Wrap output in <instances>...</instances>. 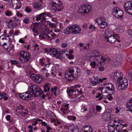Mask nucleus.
<instances>
[{"label": "nucleus", "instance_id": "1", "mask_svg": "<svg viewBox=\"0 0 132 132\" xmlns=\"http://www.w3.org/2000/svg\"><path fill=\"white\" fill-rule=\"evenodd\" d=\"M28 91L22 94H19L20 97L21 98L27 100L30 99V97H36L41 95L43 92L42 90L39 86L33 85L28 87Z\"/></svg>", "mask_w": 132, "mask_h": 132}, {"label": "nucleus", "instance_id": "2", "mask_svg": "<svg viewBox=\"0 0 132 132\" xmlns=\"http://www.w3.org/2000/svg\"><path fill=\"white\" fill-rule=\"evenodd\" d=\"M59 50V49L51 48L49 50L48 52L50 53L52 56L59 59H62L63 58V54H65L67 55H68L67 53L68 50L67 49L62 51H60Z\"/></svg>", "mask_w": 132, "mask_h": 132}, {"label": "nucleus", "instance_id": "3", "mask_svg": "<svg viewBox=\"0 0 132 132\" xmlns=\"http://www.w3.org/2000/svg\"><path fill=\"white\" fill-rule=\"evenodd\" d=\"M105 33V39L108 42H109L112 43H114L117 40V37L118 35L115 37L113 32L108 30H106Z\"/></svg>", "mask_w": 132, "mask_h": 132}, {"label": "nucleus", "instance_id": "4", "mask_svg": "<svg viewBox=\"0 0 132 132\" xmlns=\"http://www.w3.org/2000/svg\"><path fill=\"white\" fill-rule=\"evenodd\" d=\"M127 80L124 78L122 80L117 81L116 83V86L117 89L119 90H124L128 87Z\"/></svg>", "mask_w": 132, "mask_h": 132}, {"label": "nucleus", "instance_id": "5", "mask_svg": "<svg viewBox=\"0 0 132 132\" xmlns=\"http://www.w3.org/2000/svg\"><path fill=\"white\" fill-rule=\"evenodd\" d=\"M30 56L28 52L22 51L20 52L19 59L22 62L26 63L29 61Z\"/></svg>", "mask_w": 132, "mask_h": 132}, {"label": "nucleus", "instance_id": "6", "mask_svg": "<svg viewBox=\"0 0 132 132\" xmlns=\"http://www.w3.org/2000/svg\"><path fill=\"white\" fill-rule=\"evenodd\" d=\"M112 15L116 18L121 19L123 17V11L117 7H115L113 8L112 10Z\"/></svg>", "mask_w": 132, "mask_h": 132}, {"label": "nucleus", "instance_id": "7", "mask_svg": "<svg viewBox=\"0 0 132 132\" xmlns=\"http://www.w3.org/2000/svg\"><path fill=\"white\" fill-rule=\"evenodd\" d=\"M91 5H85L79 8L78 9V12L83 15L86 14H88L91 10Z\"/></svg>", "mask_w": 132, "mask_h": 132}, {"label": "nucleus", "instance_id": "8", "mask_svg": "<svg viewBox=\"0 0 132 132\" xmlns=\"http://www.w3.org/2000/svg\"><path fill=\"white\" fill-rule=\"evenodd\" d=\"M123 120H119V119L116 118L114 120V125L116 126V128L117 132H120L123 129V124L121 122H123Z\"/></svg>", "mask_w": 132, "mask_h": 132}, {"label": "nucleus", "instance_id": "9", "mask_svg": "<svg viewBox=\"0 0 132 132\" xmlns=\"http://www.w3.org/2000/svg\"><path fill=\"white\" fill-rule=\"evenodd\" d=\"M51 10H53L54 12H57L62 10L63 9L61 7V6L57 4L54 2H52L51 3Z\"/></svg>", "mask_w": 132, "mask_h": 132}, {"label": "nucleus", "instance_id": "10", "mask_svg": "<svg viewBox=\"0 0 132 132\" xmlns=\"http://www.w3.org/2000/svg\"><path fill=\"white\" fill-rule=\"evenodd\" d=\"M93 54L92 56L90 59V61L92 60V59H93L94 58H95L96 59L101 60L103 62H105L106 60V58H104L100 55H99L98 53L95 51L93 52Z\"/></svg>", "mask_w": 132, "mask_h": 132}, {"label": "nucleus", "instance_id": "11", "mask_svg": "<svg viewBox=\"0 0 132 132\" xmlns=\"http://www.w3.org/2000/svg\"><path fill=\"white\" fill-rule=\"evenodd\" d=\"M122 73L116 72L112 74V78L114 81L118 80H120L123 79H122Z\"/></svg>", "mask_w": 132, "mask_h": 132}, {"label": "nucleus", "instance_id": "12", "mask_svg": "<svg viewBox=\"0 0 132 132\" xmlns=\"http://www.w3.org/2000/svg\"><path fill=\"white\" fill-rule=\"evenodd\" d=\"M69 71L72 72L74 75L76 76L78 75L80 73V70L78 67L75 66L70 68L69 69Z\"/></svg>", "mask_w": 132, "mask_h": 132}, {"label": "nucleus", "instance_id": "13", "mask_svg": "<svg viewBox=\"0 0 132 132\" xmlns=\"http://www.w3.org/2000/svg\"><path fill=\"white\" fill-rule=\"evenodd\" d=\"M30 77H32L33 79L35 80L37 83H40L42 81V77L39 75H36L35 76V75H33L31 76Z\"/></svg>", "mask_w": 132, "mask_h": 132}, {"label": "nucleus", "instance_id": "14", "mask_svg": "<svg viewBox=\"0 0 132 132\" xmlns=\"http://www.w3.org/2000/svg\"><path fill=\"white\" fill-rule=\"evenodd\" d=\"M108 128L109 132H117L116 126L114 124L112 125L111 122H109L108 124Z\"/></svg>", "mask_w": 132, "mask_h": 132}, {"label": "nucleus", "instance_id": "15", "mask_svg": "<svg viewBox=\"0 0 132 132\" xmlns=\"http://www.w3.org/2000/svg\"><path fill=\"white\" fill-rule=\"evenodd\" d=\"M82 132H92V128L89 125L84 126L81 129Z\"/></svg>", "mask_w": 132, "mask_h": 132}, {"label": "nucleus", "instance_id": "16", "mask_svg": "<svg viewBox=\"0 0 132 132\" xmlns=\"http://www.w3.org/2000/svg\"><path fill=\"white\" fill-rule=\"evenodd\" d=\"M68 129H70V131H71L72 132H73L74 130H76L78 132L79 131L78 126L76 125H74L73 124L69 126Z\"/></svg>", "mask_w": 132, "mask_h": 132}, {"label": "nucleus", "instance_id": "17", "mask_svg": "<svg viewBox=\"0 0 132 132\" xmlns=\"http://www.w3.org/2000/svg\"><path fill=\"white\" fill-rule=\"evenodd\" d=\"M107 23L104 20H101V22L98 23V26L102 29H105L107 26Z\"/></svg>", "mask_w": 132, "mask_h": 132}, {"label": "nucleus", "instance_id": "18", "mask_svg": "<svg viewBox=\"0 0 132 132\" xmlns=\"http://www.w3.org/2000/svg\"><path fill=\"white\" fill-rule=\"evenodd\" d=\"M126 106L132 112V98L128 101L126 103Z\"/></svg>", "mask_w": 132, "mask_h": 132}, {"label": "nucleus", "instance_id": "19", "mask_svg": "<svg viewBox=\"0 0 132 132\" xmlns=\"http://www.w3.org/2000/svg\"><path fill=\"white\" fill-rule=\"evenodd\" d=\"M69 71V69H68L67 71L65 73V76L66 78H71L72 77L73 78L74 77V75L73 73L71 71L70 72Z\"/></svg>", "mask_w": 132, "mask_h": 132}, {"label": "nucleus", "instance_id": "20", "mask_svg": "<svg viewBox=\"0 0 132 132\" xmlns=\"http://www.w3.org/2000/svg\"><path fill=\"white\" fill-rule=\"evenodd\" d=\"M102 118L103 120L104 121H113L114 120L113 119V117L111 116H102Z\"/></svg>", "mask_w": 132, "mask_h": 132}, {"label": "nucleus", "instance_id": "21", "mask_svg": "<svg viewBox=\"0 0 132 132\" xmlns=\"http://www.w3.org/2000/svg\"><path fill=\"white\" fill-rule=\"evenodd\" d=\"M50 86V84L49 83H47L45 84L44 86V91L45 92L49 91L51 88Z\"/></svg>", "mask_w": 132, "mask_h": 132}, {"label": "nucleus", "instance_id": "22", "mask_svg": "<svg viewBox=\"0 0 132 132\" xmlns=\"http://www.w3.org/2000/svg\"><path fill=\"white\" fill-rule=\"evenodd\" d=\"M109 86L105 87V88H107L109 91H110L111 93H113V91L114 90V87L113 85L111 84H109Z\"/></svg>", "mask_w": 132, "mask_h": 132}, {"label": "nucleus", "instance_id": "23", "mask_svg": "<svg viewBox=\"0 0 132 132\" xmlns=\"http://www.w3.org/2000/svg\"><path fill=\"white\" fill-rule=\"evenodd\" d=\"M81 29L79 26H76L75 30L72 32V33L74 34H78L80 32Z\"/></svg>", "mask_w": 132, "mask_h": 132}, {"label": "nucleus", "instance_id": "24", "mask_svg": "<svg viewBox=\"0 0 132 132\" xmlns=\"http://www.w3.org/2000/svg\"><path fill=\"white\" fill-rule=\"evenodd\" d=\"M64 31V33L66 34L72 33V32L71 31V30L70 28L69 27H68L67 28L65 29Z\"/></svg>", "mask_w": 132, "mask_h": 132}, {"label": "nucleus", "instance_id": "25", "mask_svg": "<svg viewBox=\"0 0 132 132\" xmlns=\"http://www.w3.org/2000/svg\"><path fill=\"white\" fill-rule=\"evenodd\" d=\"M74 92H76V89L74 90L73 89H70L67 91V93L69 95V96H70L69 94H71L72 93Z\"/></svg>", "mask_w": 132, "mask_h": 132}, {"label": "nucleus", "instance_id": "26", "mask_svg": "<svg viewBox=\"0 0 132 132\" xmlns=\"http://www.w3.org/2000/svg\"><path fill=\"white\" fill-rule=\"evenodd\" d=\"M40 16L41 18V20H45V16H46V14L45 13H42L39 15V16Z\"/></svg>", "mask_w": 132, "mask_h": 132}, {"label": "nucleus", "instance_id": "27", "mask_svg": "<svg viewBox=\"0 0 132 132\" xmlns=\"http://www.w3.org/2000/svg\"><path fill=\"white\" fill-rule=\"evenodd\" d=\"M39 25V23L36 22L34 24L33 26H30V28L31 29H32L33 28H38V26Z\"/></svg>", "mask_w": 132, "mask_h": 132}, {"label": "nucleus", "instance_id": "28", "mask_svg": "<svg viewBox=\"0 0 132 132\" xmlns=\"http://www.w3.org/2000/svg\"><path fill=\"white\" fill-rule=\"evenodd\" d=\"M24 108V106L19 104L17 106V109L19 110H22Z\"/></svg>", "mask_w": 132, "mask_h": 132}, {"label": "nucleus", "instance_id": "29", "mask_svg": "<svg viewBox=\"0 0 132 132\" xmlns=\"http://www.w3.org/2000/svg\"><path fill=\"white\" fill-rule=\"evenodd\" d=\"M47 36V35L45 33H42L39 35V37L44 39L46 38Z\"/></svg>", "mask_w": 132, "mask_h": 132}, {"label": "nucleus", "instance_id": "30", "mask_svg": "<svg viewBox=\"0 0 132 132\" xmlns=\"http://www.w3.org/2000/svg\"><path fill=\"white\" fill-rule=\"evenodd\" d=\"M67 118L70 120L74 121L76 119V117L75 116H68Z\"/></svg>", "mask_w": 132, "mask_h": 132}, {"label": "nucleus", "instance_id": "31", "mask_svg": "<svg viewBox=\"0 0 132 132\" xmlns=\"http://www.w3.org/2000/svg\"><path fill=\"white\" fill-rule=\"evenodd\" d=\"M31 10L30 7L29 6H27L26 7L25 9V11L27 13H29L31 12Z\"/></svg>", "mask_w": 132, "mask_h": 132}, {"label": "nucleus", "instance_id": "32", "mask_svg": "<svg viewBox=\"0 0 132 132\" xmlns=\"http://www.w3.org/2000/svg\"><path fill=\"white\" fill-rule=\"evenodd\" d=\"M49 24L50 27L52 28H55L57 26L54 23H50Z\"/></svg>", "mask_w": 132, "mask_h": 132}, {"label": "nucleus", "instance_id": "33", "mask_svg": "<svg viewBox=\"0 0 132 132\" xmlns=\"http://www.w3.org/2000/svg\"><path fill=\"white\" fill-rule=\"evenodd\" d=\"M16 6L15 7V9H19L21 6V3H20L18 2L16 4Z\"/></svg>", "mask_w": 132, "mask_h": 132}, {"label": "nucleus", "instance_id": "34", "mask_svg": "<svg viewBox=\"0 0 132 132\" xmlns=\"http://www.w3.org/2000/svg\"><path fill=\"white\" fill-rule=\"evenodd\" d=\"M5 14L6 15L9 16H11L12 14V12L9 11H6L5 12Z\"/></svg>", "mask_w": 132, "mask_h": 132}, {"label": "nucleus", "instance_id": "35", "mask_svg": "<svg viewBox=\"0 0 132 132\" xmlns=\"http://www.w3.org/2000/svg\"><path fill=\"white\" fill-rule=\"evenodd\" d=\"M32 30V31L34 33H36L37 34H39V31L38 30V28H33L31 29Z\"/></svg>", "mask_w": 132, "mask_h": 132}, {"label": "nucleus", "instance_id": "36", "mask_svg": "<svg viewBox=\"0 0 132 132\" xmlns=\"http://www.w3.org/2000/svg\"><path fill=\"white\" fill-rule=\"evenodd\" d=\"M29 21L30 20L28 18H26L23 20V22L27 24H28Z\"/></svg>", "mask_w": 132, "mask_h": 132}, {"label": "nucleus", "instance_id": "37", "mask_svg": "<svg viewBox=\"0 0 132 132\" xmlns=\"http://www.w3.org/2000/svg\"><path fill=\"white\" fill-rule=\"evenodd\" d=\"M90 65L92 68H94L96 65V63L94 61H93V62H90Z\"/></svg>", "mask_w": 132, "mask_h": 132}, {"label": "nucleus", "instance_id": "38", "mask_svg": "<svg viewBox=\"0 0 132 132\" xmlns=\"http://www.w3.org/2000/svg\"><path fill=\"white\" fill-rule=\"evenodd\" d=\"M77 26L75 24L72 26H69L70 28V29L71 30V31L72 32L73 31V30H75V28Z\"/></svg>", "mask_w": 132, "mask_h": 132}, {"label": "nucleus", "instance_id": "39", "mask_svg": "<svg viewBox=\"0 0 132 132\" xmlns=\"http://www.w3.org/2000/svg\"><path fill=\"white\" fill-rule=\"evenodd\" d=\"M99 97H100L98 99V100H102L103 97L101 96V94L100 93H98L97 95L96 96V98H99Z\"/></svg>", "mask_w": 132, "mask_h": 132}, {"label": "nucleus", "instance_id": "40", "mask_svg": "<svg viewBox=\"0 0 132 132\" xmlns=\"http://www.w3.org/2000/svg\"><path fill=\"white\" fill-rule=\"evenodd\" d=\"M87 110V109L85 108V106H83L81 108V111L82 112H84L85 111H86Z\"/></svg>", "mask_w": 132, "mask_h": 132}, {"label": "nucleus", "instance_id": "41", "mask_svg": "<svg viewBox=\"0 0 132 132\" xmlns=\"http://www.w3.org/2000/svg\"><path fill=\"white\" fill-rule=\"evenodd\" d=\"M39 47L34 48V50L35 52H36V54H38L39 53Z\"/></svg>", "mask_w": 132, "mask_h": 132}, {"label": "nucleus", "instance_id": "42", "mask_svg": "<svg viewBox=\"0 0 132 132\" xmlns=\"http://www.w3.org/2000/svg\"><path fill=\"white\" fill-rule=\"evenodd\" d=\"M96 110L97 111H101L102 108L100 105H98L96 106Z\"/></svg>", "mask_w": 132, "mask_h": 132}, {"label": "nucleus", "instance_id": "43", "mask_svg": "<svg viewBox=\"0 0 132 132\" xmlns=\"http://www.w3.org/2000/svg\"><path fill=\"white\" fill-rule=\"evenodd\" d=\"M91 84H92V85L93 86H94L98 82V81H95L94 80L92 81H91Z\"/></svg>", "mask_w": 132, "mask_h": 132}, {"label": "nucleus", "instance_id": "44", "mask_svg": "<svg viewBox=\"0 0 132 132\" xmlns=\"http://www.w3.org/2000/svg\"><path fill=\"white\" fill-rule=\"evenodd\" d=\"M11 62L12 64H17L18 62L17 61L15 60H11Z\"/></svg>", "mask_w": 132, "mask_h": 132}, {"label": "nucleus", "instance_id": "45", "mask_svg": "<svg viewBox=\"0 0 132 132\" xmlns=\"http://www.w3.org/2000/svg\"><path fill=\"white\" fill-rule=\"evenodd\" d=\"M40 63L41 65L42 66H43L45 65V63L43 61V59H41L40 60Z\"/></svg>", "mask_w": 132, "mask_h": 132}, {"label": "nucleus", "instance_id": "46", "mask_svg": "<svg viewBox=\"0 0 132 132\" xmlns=\"http://www.w3.org/2000/svg\"><path fill=\"white\" fill-rule=\"evenodd\" d=\"M18 1L17 0H11V2L12 4H16Z\"/></svg>", "mask_w": 132, "mask_h": 132}, {"label": "nucleus", "instance_id": "47", "mask_svg": "<svg viewBox=\"0 0 132 132\" xmlns=\"http://www.w3.org/2000/svg\"><path fill=\"white\" fill-rule=\"evenodd\" d=\"M99 70L100 71H103L104 70V68L103 66H101L99 68Z\"/></svg>", "mask_w": 132, "mask_h": 132}, {"label": "nucleus", "instance_id": "48", "mask_svg": "<svg viewBox=\"0 0 132 132\" xmlns=\"http://www.w3.org/2000/svg\"><path fill=\"white\" fill-rule=\"evenodd\" d=\"M42 71L43 72V73L44 74H46L47 73V71L46 70V68L45 67L43 68L42 69Z\"/></svg>", "mask_w": 132, "mask_h": 132}, {"label": "nucleus", "instance_id": "49", "mask_svg": "<svg viewBox=\"0 0 132 132\" xmlns=\"http://www.w3.org/2000/svg\"><path fill=\"white\" fill-rule=\"evenodd\" d=\"M67 56L68 58L70 59H72L74 58V56L71 54L69 55H68Z\"/></svg>", "mask_w": 132, "mask_h": 132}, {"label": "nucleus", "instance_id": "50", "mask_svg": "<svg viewBox=\"0 0 132 132\" xmlns=\"http://www.w3.org/2000/svg\"><path fill=\"white\" fill-rule=\"evenodd\" d=\"M40 6V5L39 4H34V7L37 9H38L39 8Z\"/></svg>", "mask_w": 132, "mask_h": 132}, {"label": "nucleus", "instance_id": "51", "mask_svg": "<svg viewBox=\"0 0 132 132\" xmlns=\"http://www.w3.org/2000/svg\"><path fill=\"white\" fill-rule=\"evenodd\" d=\"M0 96L2 97V98L3 97L6 96V94L4 93H0Z\"/></svg>", "mask_w": 132, "mask_h": 132}, {"label": "nucleus", "instance_id": "52", "mask_svg": "<svg viewBox=\"0 0 132 132\" xmlns=\"http://www.w3.org/2000/svg\"><path fill=\"white\" fill-rule=\"evenodd\" d=\"M67 44L66 43H63V44H62V46L63 48H65L67 47Z\"/></svg>", "mask_w": 132, "mask_h": 132}, {"label": "nucleus", "instance_id": "53", "mask_svg": "<svg viewBox=\"0 0 132 132\" xmlns=\"http://www.w3.org/2000/svg\"><path fill=\"white\" fill-rule=\"evenodd\" d=\"M36 20L37 21H39V20H41V18L40 17V16H39V15H38L36 17Z\"/></svg>", "mask_w": 132, "mask_h": 132}, {"label": "nucleus", "instance_id": "54", "mask_svg": "<svg viewBox=\"0 0 132 132\" xmlns=\"http://www.w3.org/2000/svg\"><path fill=\"white\" fill-rule=\"evenodd\" d=\"M42 125L44 126H47V123L45 122H42L41 123Z\"/></svg>", "mask_w": 132, "mask_h": 132}, {"label": "nucleus", "instance_id": "55", "mask_svg": "<svg viewBox=\"0 0 132 132\" xmlns=\"http://www.w3.org/2000/svg\"><path fill=\"white\" fill-rule=\"evenodd\" d=\"M119 109H118V107H116V113H117L120 112Z\"/></svg>", "mask_w": 132, "mask_h": 132}, {"label": "nucleus", "instance_id": "56", "mask_svg": "<svg viewBox=\"0 0 132 132\" xmlns=\"http://www.w3.org/2000/svg\"><path fill=\"white\" fill-rule=\"evenodd\" d=\"M1 45H2L3 46V47H4V48H5V49H7V48L5 47V46L6 45V43H3V44H1Z\"/></svg>", "mask_w": 132, "mask_h": 132}, {"label": "nucleus", "instance_id": "57", "mask_svg": "<svg viewBox=\"0 0 132 132\" xmlns=\"http://www.w3.org/2000/svg\"><path fill=\"white\" fill-rule=\"evenodd\" d=\"M10 117L11 116H6V118L7 120L10 121L11 119Z\"/></svg>", "mask_w": 132, "mask_h": 132}, {"label": "nucleus", "instance_id": "58", "mask_svg": "<svg viewBox=\"0 0 132 132\" xmlns=\"http://www.w3.org/2000/svg\"><path fill=\"white\" fill-rule=\"evenodd\" d=\"M120 132H128L126 129H122Z\"/></svg>", "mask_w": 132, "mask_h": 132}, {"label": "nucleus", "instance_id": "59", "mask_svg": "<svg viewBox=\"0 0 132 132\" xmlns=\"http://www.w3.org/2000/svg\"><path fill=\"white\" fill-rule=\"evenodd\" d=\"M61 110L63 112V113H64L66 111V110L64 108H62L61 109Z\"/></svg>", "mask_w": 132, "mask_h": 132}, {"label": "nucleus", "instance_id": "60", "mask_svg": "<svg viewBox=\"0 0 132 132\" xmlns=\"http://www.w3.org/2000/svg\"><path fill=\"white\" fill-rule=\"evenodd\" d=\"M48 64H45V65H44V66L46 67H49V66L50 65V63H48Z\"/></svg>", "mask_w": 132, "mask_h": 132}, {"label": "nucleus", "instance_id": "61", "mask_svg": "<svg viewBox=\"0 0 132 132\" xmlns=\"http://www.w3.org/2000/svg\"><path fill=\"white\" fill-rule=\"evenodd\" d=\"M19 42L22 43H25V42L23 41V40L21 39H20L19 40Z\"/></svg>", "mask_w": 132, "mask_h": 132}, {"label": "nucleus", "instance_id": "62", "mask_svg": "<svg viewBox=\"0 0 132 132\" xmlns=\"http://www.w3.org/2000/svg\"><path fill=\"white\" fill-rule=\"evenodd\" d=\"M46 128L47 129L49 130H51L52 129L48 125H47L46 126Z\"/></svg>", "mask_w": 132, "mask_h": 132}, {"label": "nucleus", "instance_id": "63", "mask_svg": "<svg viewBox=\"0 0 132 132\" xmlns=\"http://www.w3.org/2000/svg\"><path fill=\"white\" fill-rule=\"evenodd\" d=\"M112 98H113L112 96H110V97H108V98L109 100L111 101V100L112 99Z\"/></svg>", "mask_w": 132, "mask_h": 132}, {"label": "nucleus", "instance_id": "64", "mask_svg": "<svg viewBox=\"0 0 132 132\" xmlns=\"http://www.w3.org/2000/svg\"><path fill=\"white\" fill-rule=\"evenodd\" d=\"M61 31V30L59 29H55L54 30L55 32H60Z\"/></svg>", "mask_w": 132, "mask_h": 132}]
</instances>
